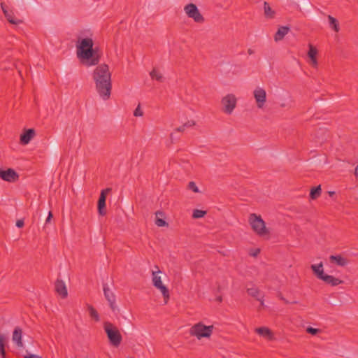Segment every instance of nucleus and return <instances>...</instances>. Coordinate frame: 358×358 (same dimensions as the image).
I'll return each instance as SVG.
<instances>
[{
  "label": "nucleus",
  "instance_id": "33",
  "mask_svg": "<svg viewBox=\"0 0 358 358\" xmlns=\"http://www.w3.org/2000/svg\"><path fill=\"white\" fill-rule=\"evenodd\" d=\"M320 331L321 330L319 329H315L311 327H308L306 329V332L312 335H316L317 333L320 332Z\"/></svg>",
  "mask_w": 358,
  "mask_h": 358
},
{
  "label": "nucleus",
  "instance_id": "46",
  "mask_svg": "<svg viewBox=\"0 0 358 358\" xmlns=\"http://www.w3.org/2000/svg\"><path fill=\"white\" fill-rule=\"evenodd\" d=\"M217 301H219V302H221V301H222V296H218V297L217 298Z\"/></svg>",
  "mask_w": 358,
  "mask_h": 358
},
{
  "label": "nucleus",
  "instance_id": "12",
  "mask_svg": "<svg viewBox=\"0 0 358 358\" xmlns=\"http://www.w3.org/2000/svg\"><path fill=\"white\" fill-rule=\"evenodd\" d=\"M103 289L105 298L108 301L111 310L115 311L117 309V306L115 304V295L107 284H103Z\"/></svg>",
  "mask_w": 358,
  "mask_h": 358
},
{
  "label": "nucleus",
  "instance_id": "34",
  "mask_svg": "<svg viewBox=\"0 0 358 358\" xmlns=\"http://www.w3.org/2000/svg\"><path fill=\"white\" fill-rule=\"evenodd\" d=\"M188 188L192 190L194 192H199V188L197 187L196 183L194 182H189L188 184Z\"/></svg>",
  "mask_w": 358,
  "mask_h": 358
},
{
  "label": "nucleus",
  "instance_id": "8",
  "mask_svg": "<svg viewBox=\"0 0 358 358\" xmlns=\"http://www.w3.org/2000/svg\"><path fill=\"white\" fill-rule=\"evenodd\" d=\"M237 99L232 94H229L221 100L222 110L227 114H231L236 106Z\"/></svg>",
  "mask_w": 358,
  "mask_h": 358
},
{
  "label": "nucleus",
  "instance_id": "3",
  "mask_svg": "<svg viewBox=\"0 0 358 358\" xmlns=\"http://www.w3.org/2000/svg\"><path fill=\"white\" fill-rule=\"evenodd\" d=\"M248 222L252 230L259 236H268V229L266 227L265 222L260 215L252 213L249 216Z\"/></svg>",
  "mask_w": 358,
  "mask_h": 358
},
{
  "label": "nucleus",
  "instance_id": "19",
  "mask_svg": "<svg viewBox=\"0 0 358 358\" xmlns=\"http://www.w3.org/2000/svg\"><path fill=\"white\" fill-rule=\"evenodd\" d=\"M310 268L318 279L322 280L323 278L325 273H324L322 262L318 264H312Z\"/></svg>",
  "mask_w": 358,
  "mask_h": 358
},
{
  "label": "nucleus",
  "instance_id": "30",
  "mask_svg": "<svg viewBox=\"0 0 358 358\" xmlns=\"http://www.w3.org/2000/svg\"><path fill=\"white\" fill-rule=\"evenodd\" d=\"M247 292L250 296L255 298L256 299L259 298V289L255 287L247 288Z\"/></svg>",
  "mask_w": 358,
  "mask_h": 358
},
{
  "label": "nucleus",
  "instance_id": "36",
  "mask_svg": "<svg viewBox=\"0 0 358 358\" xmlns=\"http://www.w3.org/2000/svg\"><path fill=\"white\" fill-rule=\"evenodd\" d=\"M24 358H42V357L40 356L36 355L27 353L26 355H24Z\"/></svg>",
  "mask_w": 358,
  "mask_h": 358
},
{
  "label": "nucleus",
  "instance_id": "22",
  "mask_svg": "<svg viewBox=\"0 0 358 358\" xmlns=\"http://www.w3.org/2000/svg\"><path fill=\"white\" fill-rule=\"evenodd\" d=\"M150 76L152 78V80H155L159 83H163L165 80L163 74L161 73V71L154 68L150 72Z\"/></svg>",
  "mask_w": 358,
  "mask_h": 358
},
{
  "label": "nucleus",
  "instance_id": "48",
  "mask_svg": "<svg viewBox=\"0 0 358 358\" xmlns=\"http://www.w3.org/2000/svg\"><path fill=\"white\" fill-rule=\"evenodd\" d=\"M173 133L171 134V135H170L171 138H173Z\"/></svg>",
  "mask_w": 358,
  "mask_h": 358
},
{
  "label": "nucleus",
  "instance_id": "37",
  "mask_svg": "<svg viewBox=\"0 0 358 358\" xmlns=\"http://www.w3.org/2000/svg\"><path fill=\"white\" fill-rule=\"evenodd\" d=\"M16 226L19 228H21L24 226V221L22 220H18L16 222Z\"/></svg>",
  "mask_w": 358,
  "mask_h": 358
},
{
  "label": "nucleus",
  "instance_id": "31",
  "mask_svg": "<svg viewBox=\"0 0 358 358\" xmlns=\"http://www.w3.org/2000/svg\"><path fill=\"white\" fill-rule=\"evenodd\" d=\"M206 211L196 209L193 212L192 217L194 218H201L203 217L206 215Z\"/></svg>",
  "mask_w": 358,
  "mask_h": 358
},
{
  "label": "nucleus",
  "instance_id": "40",
  "mask_svg": "<svg viewBox=\"0 0 358 358\" xmlns=\"http://www.w3.org/2000/svg\"><path fill=\"white\" fill-rule=\"evenodd\" d=\"M185 128L184 127V125H182L178 128H176L175 129L176 131H178V132H183L185 131Z\"/></svg>",
  "mask_w": 358,
  "mask_h": 358
},
{
  "label": "nucleus",
  "instance_id": "13",
  "mask_svg": "<svg viewBox=\"0 0 358 358\" xmlns=\"http://www.w3.org/2000/svg\"><path fill=\"white\" fill-rule=\"evenodd\" d=\"M22 337V329L20 327H16L14 329V331L13 332L12 340H13V343H15V345L18 348L23 347Z\"/></svg>",
  "mask_w": 358,
  "mask_h": 358
},
{
  "label": "nucleus",
  "instance_id": "18",
  "mask_svg": "<svg viewBox=\"0 0 358 358\" xmlns=\"http://www.w3.org/2000/svg\"><path fill=\"white\" fill-rule=\"evenodd\" d=\"M317 50L311 44H309V50L308 52V56L310 59L311 65L314 67L317 66Z\"/></svg>",
  "mask_w": 358,
  "mask_h": 358
},
{
  "label": "nucleus",
  "instance_id": "35",
  "mask_svg": "<svg viewBox=\"0 0 358 358\" xmlns=\"http://www.w3.org/2000/svg\"><path fill=\"white\" fill-rule=\"evenodd\" d=\"M185 128L186 127H191L195 125V122L194 120H190L185 123L184 124Z\"/></svg>",
  "mask_w": 358,
  "mask_h": 358
},
{
  "label": "nucleus",
  "instance_id": "14",
  "mask_svg": "<svg viewBox=\"0 0 358 358\" xmlns=\"http://www.w3.org/2000/svg\"><path fill=\"white\" fill-rule=\"evenodd\" d=\"M55 291L63 299H65L68 295L66 285L62 280L57 279L55 282Z\"/></svg>",
  "mask_w": 358,
  "mask_h": 358
},
{
  "label": "nucleus",
  "instance_id": "32",
  "mask_svg": "<svg viewBox=\"0 0 358 358\" xmlns=\"http://www.w3.org/2000/svg\"><path fill=\"white\" fill-rule=\"evenodd\" d=\"M134 115L135 117H141L143 115V112L141 108L140 104L138 105V106L136 108L134 112Z\"/></svg>",
  "mask_w": 358,
  "mask_h": 358
},
{
  "label": "nucleus",
  "instance_id": "49",
  "mask_svg": "<svg viewBox=\"0 0 358 358\" xmlns=\"http://www.w3.org/2000/svg\"><path fill=\"white\" fill-rule=\"evenodd\" d=\"M128 358H134V357H128Z\"/></svg>",
  "mask_w": 358,
  "mask_h": 358
},
{
  "label": "nucleus",
  "instance_id": "38",
  "mask_svg": "<svg viewBox=\"0 0 358 358\" xmlns=\"http://www.w3.org/2000/svg\"><path fill=\"white\" fill-rule=\"evenodd\" d=\"M52 217V213L51 211H50L49 213H48V217H47V219L45 220V223L46 224L49 223L50 222Z\"/></svg>",
  "mask_w": 358,
  "mask_h": 358
},
{
  "label": "nucleus",
  "instance_id": "23",
  "mask_svg": "<svg viewBox=\"0 0 358 358\" xmlns=\"http://www.w3.org/2000/svg\"><path fill=\"white\" fill-rule=\"evenodd\" d=\"M156 215V220H155V224L157 227H164L168 226V223L162 218H160L159 216L163 217L164 213L161 211H157L155 213Z\"/></svg>",
  "mask_w": 358,
  "mask_h": 358
},
{
  "label": "nucleus",
  "instance_id": "11",
  "mask_svg": "<svg viewBox=\"0 0 358 358\" xmlns=\"http://www.w3.org/2000/svg\"><path fill=\"white\" fill-rule=\"evenodd\" d=\"M0 178L9 182H13L18 180L19 176L13 169H8L6 171L0 170Z\"/></svg>",
  "mask_w": 358,
  "mask_h": 358
},
{
  "label": "nucleus",
  "instance_id": "26",
  "mask_svg": "<svg viewBox=\"0 0 358 358\" xmlns=\"http://www.w3.org/2000/svg\"><path fill=\"white\" fill-rule=\"evenodd\" d=\"M4 15H5V17H6L7 20L11 24H17L21 22L20 20H15L14 15H13V13H12V11L4 10Z\"/></svg>",
  "mask_w": 358,
  "mask_h": 358
},
{
  "label": "nucleus",
  "instance_id": "41",
  "mask_svg": "<svg viewBox=\"0 0 358 358\" xmlns=\"http://www.w3.org/2000/svg\"><path fill=\"white\" fill-rule=\"evenodd\" d=\"M260 252V250L259 249H257L255 250V251L252 253H250V255L251 256H253V257H256L259 255V253Z\"/></svg>",
  "mask_w": 358,
  "mask_h": 358
},
{
  "label": "nucleus",
  "instance_id": "9",
  "mask_svg": "<svg viewBox=\"0 0 358 358\" xmlns=\"http://www.w3.org/2000/svg\"><path fill=\"white\" fill-rule=\"evenodd\" d=\"M254 98L259 108H262L266 101V92L262 87H257L253 92Z\"/></svg>",
  "mask_w": 358,
  "mask_h": 358
},
{
  "label": "nucleus",
  "instance_id": "20",
  "mask_svg": "<svg viewBox=\"0 0 358 358\" xmlns=\"http://www.w3.org/2000/svg\"><path fill=\"white\" fill-rule=\"evenodd\" d=\"M327 284H329L331 286H337L343 282V280L334 277L333 275L325 274L323 278L322 279Z\"/></svg>",
  "mask_w": 358,
  "mask_h": 358
},
{
  "label": "nucleus",
  "instance_id": "24",
  "mask_svg": "<svg viewBox=\"0 0 358 358\" xmlns=\"http://www.w3.org/2000/svg\"><path fill=\"white\" fill-rule=\"evenodd\" d=\"M6 337L5 335L0 334V355L2 358H6Z\"/></svg>",
  "mask_w": 358,
  "mask_h": 358
},
{
  "label": "nucleus",
  "instance_id": "45",
  "mask_svg": "<svg viewBox=\"0 0 358 358\" xmlns=\"http://www.w3.org/2000/svg\"><path fill=\"white\" fill-rule=\"evenodd\" d=\"M248 52L249 55H252L254 53V51L252 49H248Z\"/></svg>",
  "mask_w": 358,
  "mask_h": 358
},
{
  "label": "nucleus",
  "instance_id": "43",
  "mask_svg": "<svg viewBox=\"0 0 358 358\" xmlns=\"http://www.w3.org/2000/svg\"><path fill=\"white\" fill-rule=\"evenodd\" d=\"M1 8H2V10H3V13H4V10H8L6 9V6L3 5V3H1Z\"/></svg>",
  "mask_w": 358,
  "mask_h": 358
},
{
  "label": "nucleus",
  "instance_id": "16",
  "mask_svg": "<svg viewBox=\"0 0 358 358\" xmlns=\"http://www.w3.org/2000/svg\"><path fill=\"white\" fill-rule=\"evenodd\" d=\"M34 136H35L34 129H29L26 130L22 134H21L20 143L22 145H27L34 137Z\"/></svg>",
  "mask_w": 358,
  "mask_h": 358
},
{
  "label": "nucleus",
  "instance_id": "1",
  "mask_svg": "<svg viewBox=\"0 0 358 358\" xmlns=\"http://www.w3.org/2000/svg\"><path fill=\"white\" fill-rule=\"evenodd\" d=\"M92 78L95 83L96 90L100 97L104 101L109 99L112 82L108 65L106 64L98 65L93 71Z\"/></svg>",
  "mask_w": 358,
  "mask_h": 358
},
{
  "label": "nucleus",
  "instance_id": "28",
  "mask_svg": "<svg viewBox=\"0 0 358 358\" xmlns=\"http://www.w3.org/2000/svg\"><path fill=\"white\" fill-rule=\"evenodd\" d=\"M264 14L266 17L273 18L274 17L275 12L271 9V6L267 2L264 3Z\"/></svg>",
  "mask_w": 358,
  "mask_h": 358
},
{
  "label": "nucleus",
  "instance_id": "17",
  "mask_svg": "<svg viewBox=\"0 0 358 358\" xmlns=\"http://www.w3.org/2000/svg\"><path fill=\"white\" fill-rule=\"evenodd\" d=\"M329 260L331 263H334L340 266H345L349 263V260L341 255H331Z\"/></svg>",
  "mask_w": 358,
  "mask_h": 358
},
{
  "label": "nucleus",
  "instance_id": "27",
  "mask_svg": "<svg viewBox=\"0 0 358 358\" xmlns=\"http://www.w3.org/2000/svg\"><path fill=\"white\" fill-rule=\"evenodd\" d=\"M328 20L329 22L330 27L336 31L338 32L339 31V24L338 20L332 17L331 15H328Z\"/></svg>",
  "mask_w": 358,
  "mask_h": 358
},
{
  "label": "nucleus",
  "instance_id": "2",
  "mask_svg": "<svg viewBox=\"0 0 358 358\" xmlns=\"http://www.w3.org/2000/svg\"><path fill=\"white\" fill-rule=\"evenodd\" d=\"M94 43L91 38H85L76 45V55L80 63L87 67L98 65L101 55L93 48Z\"/></svg>",
  "mask_w": 358,
  "mask_h": 358
},
{
  "label": "nucleus",
  "instance_id": "4",
  "mask_svg": "<svg viewBox=\"0 0 358 358\" xmlns=\"http://www.w3.org/2000/svg\"><path fill=\"white\" fill-rule=\"evenodd\" d=\"M103 329L110 343L115 347H118L122 340V335L118 329L110 322H105L103 323Z\"/></svg>",
  "mask_w": 358,
  "mask_h": 358
},
{
  "label": "nucleus",
  "instance_id": "5",
  "mask_svg": "<svg viewBox=\"0 0 358 358\" xmlns=\"http://www.w3.org/2000/svg\"><path fill=\"white\" fill-rule=\"evenodd\" d=\"M213 325L206 326L202 322H199L191 327L189 334L200 340L202 338H209L213 334Z\"/></svg>",
  "mask_w": 358,
  "mask_h": 358
},
{
  "label": "nucleus",
  "instance_id": "7",
  "mask_svg": "<svg viewBox=\"0 0 358 358\" xmlns=\"http://www.w3.org/2000/svg\"><path fill=\"white\" fill-rule=\"evenodd\" d=\"M184 12L186 15L194 20V22L201 24L205 21L196 5L193 3H187L184 6Z\"/></svg>",
  "mask_w": 358,
  "mask_h": 358
},
{
  "label": "nucleus",
  "instance_id": "29",
  "mask_svg": "<svg viewBox=\"0 0 358 358\" xmlns=\"http://www.w3.org/2000/svg\"><path fill=\"white\" fill-rule=\"evenodd\" d=\"M87 309L90 317L96 322L99 321V315L95 308L92 306L87 304Z\"/></svg>",
  "mask_w": 358,
  "mask_h": 358
},
{
  "label": "nucleus",
  "instance_id": "25",
  "mask_svg": "<svg viewBox=\"0 0 358 358\" xmlns=\"http://www.w3.org/2000/svg\"><path fill=\"white\" fill-rule=\"evenodd\" d=\"M322 192L321 186L318 185L317 187H313L310 189V197L311 199H316L318 198Z\"/></svg>",
  "mask_w": 358,
  "mask_h": 358
},
{
  "label": "nucleus",
  "instance_id": "15",
  "mask_svg": "<svg viewBox=\"0 0 358 358\" xmlns=\"http://www.w3.org/2000/svg\"><path fill=\"white\" fill-rule=\"evenodd\" d=\"M255 331L259 336H262L264 338H266L268 341H272L274 339L273 332L268 327H258L255 329Z\"/></svg>",
  "mask_w": 358,
  "mask_h": 358
},
{
  "label": "nucleus",
  "instance_id": "21",
  "mask_svg": "<svg viewBox=\"0 0 358 358\" xmlns=\"http://www.w3.org/2000/svg\"><path fill=\"white\" fill-rule=\"evenodd\" d=\"M289 31V28L286 26L280 27L274 36L275 41H279L283 39L285 36L287 34Z\"/></svg>",
  "mask_w": 358,
  "mask_h": 358
},
{
  "label": "nucleus",
  "instance_id": "39",
  "mask_svg": "<svg viewBox=\"0 0 358 358\" xmlns=\"http://www.w3.org/2000/svg\"><path fill=\"white\" fill-rule=\"evenodd\" d=\"M257 300L260 302V306L261 307H264V296H261L259 298H257Z\"/></svg>",
  "mask_w": 358,
  "mask_h": 358
},
{
  "label": "nucleus",
  "instance_id": "44",
  "mask_svg": "<svg viewBox=\"0 0 358 358\" xmlns=\"http://www.w3.org/2000/svg\"><path fill=\"white\" fill-rule=\"evenodd\" d=\"M328 194H329V195L330 196H333L335 194V192H334V191H329V192H328Z\"/></svg>",
  "mask_w": 358,
  "mask_h": 358
},
{
  "label": "nucleus",
  "instance_id": "47",
  "mask_svg": "<svg viewBox=\"0 0 358 358\" xmlns=\"http://www.w3.org/2000/svg\"><path fill=\"white\" fill-rule=\"evenodd\" d=\"M355 175L358 177V171H357V167H356L355 169Z\"/></svg>",
  "mask_w": 358,
  "mask_h": 358
},
{
  "label": "nucleus",
  "instance_id": "42",
  "mask_svg": "<svg viewBox=\"0 0 358 358\" xmlns=\"http://www.w3.org/2000/svg\"><path fill=\"white\" fill-rule=\"evenodd\" d=\"M279 298H280L282 301H283L285 303H289V301H287L286 299H285V298L282 296V295L281 294H279Z\"/></svg>",
  "mask_w": 358,
  "mask_h": 358
},
{
  "label": "nucleus",
  "instance_id": "10",
  "mask_svg": "<svg viewBox=\"0 0 358 358\" xmlns=\"http://www.w3.org/2000/svg\"><path fill=\"white\" fill-rule=\"evenodd\" d=\"M111 191V188H106L101 190L100 196L98 201V213L100 215H105L106 214V199L107 194Z\"/></svg>",
  "mask_w": 358,
  "mask_h": 358
},
{
  "label": "nucleus",
  "instance_id": "6",
  "mask_svg": "<svg viewBox=\"0 0 358 358\" xmlns=\"http://www.w3.org/2000/svg\"><path fill=\"white\" fill-rule=\"evenodd\" d=\"M155 268L157 271H153L152 272V284L157 289L162 292L164 299V303H167L170 297L169 291L168 288L162 283L161 277L157 275V273H160L162 271L159 270L157 266H155Z\"/></svg>",
  "mask_w": 358,
  "mask_h": 358
}]
</instances>
